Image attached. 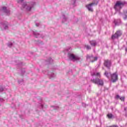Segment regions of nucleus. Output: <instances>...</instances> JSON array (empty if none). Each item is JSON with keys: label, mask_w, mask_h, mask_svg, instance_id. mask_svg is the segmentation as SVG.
<instances>
[{"label": "nucleus", "mask_w": 127, "mask_h": 127, "mask_svg": "<svg viewBox=\"0 0 127 127\" xmlns=\"http://www.w3.org/2000/svg\"><path fill=\"white\" fill-rule=\"evenodd\" d=\"M34 5H35V2H27L22 4V8L26 10V11H31V10L34 8Z\"/></svg>", "instance_id": "f257e3e1"}, {"label": "nucleus", "mask_w": 127, "mask_h": 127, "mask_svg": "<svg viewBox=\"0 0 127 127\" xmlns=\"http://www.w3.org/2000/svg\"><path fill=\"white\" fill-rule=\"evenodd\" d=\"M126 4L125 2H123L122 1H117L114 6V8L116 10L118 9H121L122 7Z\"/></svg>", "instance_id": "f03ea898"}, {"label": "nucleus", "mask_w": 127, "mask_h": 127, "mask_svg": "<svg viewBox=\"0 0 127 127\" xmlns=\"http://www.w3.org/2000/svg\"><path fill=\"white\" fill-rule=\"evenodd\" d=\"M68 57L70 60H71L72 61H73V62L77 61V60H79L80 59L79 57L75 56L73 54L69 53L68 54Z\"/></svg>", "instance_id": "7ed1b4c3"}, {"label": "nucleus", "mask_w": 127, "mask_h": 127, "mask_svg": "<svg viewBox=\"0 0 127 127\" xmlns=\"http://www.w3.org/2000/svg\"><path fill=\"white\" fill-rule=\"evenodd\" d=\"M123 34V32H122V31L118 30L115 33V34L112 35L111 38L113 40L116 39L118 38V37H120Z\"/></svg>", "instance_id": "20e7f679"}, {"label": "nucleus", "mask_w": 127, "mask_h": 127, "mask_svg": "<svg viewBox=\"0 0 127 127\" xmlns=\"http://www.w3.org/2000/svg\"><path fill=\"white\" fill-rule=\"evenodd\" d=\"M95 4H96V3L92 2L86 5V7L88 9V11H90L91 12H93V11H94L93 6H94Z\"/></svg>", "instance_id": "39448f33"}, {"label": "nucleus", "mask_w": 127, "mask_h": 127, "mask_svg": "<svg viewBox=\"0 0 127 127\" xmlns=\"http://www.w3.org/2000/svg\"><path fill=\"white\" fill-rule=\"evenodd\" d=\"M0 27L2 30H6V29H8V22L6 21L3 22L1 24Z\"/></svg>", "instance_id": "423d86ee"}, {"label": "nucleus", "mask_w": 127, "mask_h": 127, "mask_svg": "<svg viewBox=\"0 0 127 127\" xmlns=\"http://www.w3.org/2000/svg\"><path fill=\"white\" fill-rule=\"evenodd\" d=\"M111 80L113 83H115L118 81V74L117 73H113L111 75Z\"/></svg>", "instance_id": "0eeeda50"}, {"label": "nucleus", "mask_w": 127, "mask_h": 127, "mask_svg": "<svg viewBox=\"0 0 127 127\" xmlns=\"http://www.w3.org/2000/svg\"><path fill=\"white\" fill-rule=\"evenodd\" d=\"M96 84H97L98 86H104V80L102 79L96 78Z\"/></svg>", "instance_id": "6e6552de"}, {"label": "nucleus", "mask_w": 127, "mask_h": 127, "mask_svg": "<svg viewBox=\"0 0 127 127\" xmlns=\"http://www.w3.org/2000/svg\"><path fill=\"white\" fill-rule=\"evenodd\" d=\"M86 58L87 59H90L91 60V62H95V60H96V57H94V56H93V55H91V56L90 55H87L86 56Z\"/></svg>", "instance_id": "1a4fd4ad"}, {"label": "nucleus", "mask_w": 127, "mask_h": 127, "mask_svg": "<svg viewBox=\"0 0 127 127\" xmlns=\"http://www.w3.org/2000/svg\"><path fill=\"white\" fill-rule=\"evenodd\" d=\"M112 63H111V61L109 60H106L104 61V65L106 67H111Z\"/></svg>", "instance_id": "9d476101"}, {"label": "nucleus", "mask_w": 127, "mask_h": 127, "mask_svg": "<svg viewBox=\"0 0 127 127\" xmlns=\"http://www.w3.org/2000/svg\"><path fill=\"white\" fill-rule=\"evenodd\" d=\"M2 11L4 12V13H6L7 15H9L10 11L6 8V6L2 7Z\"/></svg>", "instance_id": "9b49d317"}, {"label": "nucleus", "mask_w": 127, "mask_h": 127, "mask_svg": "<svg viewBox=\"0 0 127 127\" xmlns=\"http://www.w3.org/2000/svg\"><path fill=\"white\" fill-rule=\"evenodd\" d=\"M33 34L34 35L35 37H40V34L36 31H33Z\"/></svg>", "instance_id": "f8f14e48"}, {"label": "nucleus", "mask_w": 127, "mask_h": 127, "mask_svg": "<svg viewBox=\"0 0 127 127\" xmlns=\"http://www.w3.org/2000/svg\"><path fill=\"white\" fill-rule=\"evenodd\" d=\"M77 0H70V4L72 5V6H75L76 5V1Z\"/></svg>", "instance_id": "ddd939ff"}, {"label": "nucleus", "mask_w": 127, "mask_h": 127, "mask_svg": "<svg viewBox=\"0 0 127 127\" xmlns=\"http://www.w3.org/2000/svg\"><path fill=\"white\" fill-rule=\"evenodd\" d=\"M48 75L50 78H54L55 77L56 75L53 72H49Z\"/></svg>", "instance_id": "4468645a"}, {"label": "nucleus", "mask_w": 127, "mask_h": 127, "mask_svg": "<svg viewBox=\"0 0 127 127\" xmlns=\"http://www.w3.org/2000/svg\"><path fill=\"white\" fill-rule=\"evenodd\" d=\"M90 43L91 46H93V47L96 46V41H91L90 42Z\"/></svg>", "instance_id": "2eb2a0df"}, {"label": "nucleus", "mask_w": 127, "mask_h": 127, "mask_svg": "<svg viewBox=\"0 0 127 127\" xmlns=\"http://www.w3.org/2000/svg\"><path fill=\"white\" fill-rule=\"evenodd\" d=\"M124 20L127 19V10L124 11V16L123 17Z\"/></svg>", "instance_id": "dca6fc26"}, {"label": "nucleus", "mask_w": 127, "mask_h": 127, "mask_svg": "<svg viewBox=\"0 0 127 127\" xmlns=\"http://www.w3.org/2000/svg\"><path fill=\"white\" fill-rule=\"evenodd\" d=\"M104 75L107 77V78H110V76H111V73H108V71H105Z\"/></svg>", "instance_id": "f3484780"}, {"label": "nucleus", "mask_w": 127, "mask_h": 127, "mask_svg": "<svg viewBox=\"0 0 127 127\" xmlns=\"http://www.w3.org/2000/svg\"><path fill=\"white\" fill-rule=\"evenodd\" d=\"M85 48L87 50H91V46H90V45H86L85 46Z\"/></svg>", "instance_id": "a211bd4d"}, {"label": "nucleus", "mask_w": 127, "mask_h": 127, "mask_svg": "<svg viewBox=\"0 0 127 127\" xmlns=\"http://www.w3.org/2000/svg\"><path fill=\"white\" fill-rule=\"evenodd\" d=\"M96 77L97 79H99V78H101V73L97 72L96 73Z\"/></svg>", "instance_id": "6ab92c4d"}, {"label": "nucleus", "mask_w": 127, "mask_h": 127, "mask_svg": "<svg viewBox=\"0 0 127 127\" xmlns=\"http://www.w3.org/2000/svg\"><path fill=\"white\" fill-rule=\"evenodd\" d=\"M48 64H50L51 63H52V62H53V60L52 59H51V58H50L48 60Z\"/></svg>", "instance_id": "aec40b11"}, {"label": "nucleus", "mask_w": 127, "mask_h": 127, "mask_svg": "<svg viewBox=\"0 0 127 127\" xmlns=\"http://www.w3.org/2000/svg\"><path fill=\"white\" fill-rule=\"evenodd\" d=\"M63 22H65L67 20V18L65 16V15H63Z\"/></svg>", "instance_id": "412c9836"}, {"label": "nucleus", "mask_w": 127, "mask_h": 127, "mask_svg": "<svg viewBox=\"0 0 127 127\" xmlns=\"http://www.w3.org/2000/svg\"><path fill=\"white\" fill-rule=\"evenodd\" d=\"M107 117L108 118V119H112V118H113V114H109L107 115Z\"/></svg>", "instance_id": "4be33fe9"}, {"label": "nucleus", "mask_w": 127, "mask_h": 127, "mask_svg": "<svg viewBox=\"0 0 127 127\" xmlns=\"http://www.w3.org/2000/svg\"><path fill=\"white\" fill-rule=\"evenodd\" d=\"M91 76H92V78L95 77H96V72H91Z\"/></svg>", "instance_id": "5701e85b"}, {"label": "nucleus", "mask_w": 127, "mask_h": 127, "mask_svg": "<svg viewBox=\"0 0 127 127\" xmlns=\"http://www.w3.org/2000/svg\"><path fill=\"white\" fill-rule=\"evenodd\" d=\"M125 97H121L120 98V99L121 100V101H122V102H125Z\"/></svg>", "instance_id": "b1692460"}, {"label": "nucleus", "mask_w": 127, "mask_h": 127, "mask_svg": "<svg viewBox=\"0 0 127 127\" xmlns=\"http://www.w3.org/2000/svg\"><path fill=\"white\" fill-rule=\"evenodd\" d=\"M23 0H17L18 3H22L23 2Z\"/></svg>", "instance_id": "393cba45"}, {"label": "nucleus", "mask_w": 127, "mask_h": 127, "mask_svg": "<svg viewBox=\"0 0 127 127\" xmlns=\"http://www.w3.org/2000/svg\"><path fill=\"white\" fill-rule=\"evenodd\" d=\"M12 45H13L12 43H8L7 44V46L8 47H11V46H12Z\"/></svg>", "instance_id": "a878e982"}, {"label": "nucleus", "mask_w": 127, "mask_h": 127, "mask_svg": "<svg viewBox=\"0 0 127 127\" xmlns=\"http://www.w3.org/2000/svg\"><path fill=\"white\" fill-rule=\"evenodd\" d=\"M91 81L93 82V83H94V84H96V79L95 78H92L91 79Z\"/></svg>", "instance_id": "bb28decb"}, {"label": "nucleus", "mask_w": 127, "mask_h": 127, "mask_svg": "<svg viewBox=\"0 0 127 127\" xmlns=\"http://www.w3.org/2000/svg\"><path fill=\"white\" fill-rule=\"evenodd\" d=\"M19 84H21V83H22L23 82V79H21V80H19L18 81Z\"/></svg>", "instance_id": "cd10ccee"}, {"label": "nucleus", "mask_w": 127, "mask_h": 127, "mask_svg": "<svg viewBox=\"0 0 127 127\" xmlns=\"http://www.w3.org/2000/svg\"><path fill=\"white\" fill-rule=\"evenodd\" d=\"M3 91V88L2 87H0V93H1Z\"/></svg>", "instance_id": "c85d7f7f"}, {"label": "nucleus", "mask_w": 127, "mask_h": 127, "mask_svg": "<svg viewBox=\"0 0 127 127\" xmlns=\"http://www.w3.org/2000/svg\"><path fill=\"white\" fill-rule=\"evenodd\" d=\"M59 107H58V106H54V109H55V110H58V108H59Z\"/></svg>", "instance_id": "c756f323"}, {"label": "nucleus", "mask_w": 127, "mask_h": 127, "mask_svg": "<svg viewBox=\"0 0 127 127\" xmlns=\"http://www.w3.org/2000/svg\"><path fill=\"white\" fill-rule=\"evenodd\" d=\"M21 73H22V75H23V73H25V70L24 69L22 70Z\"/></svg>", "instance_id": "7c9ffc66"}, {"label": "nucleus", "mask_w": 127, "mask_h": 127, "mask_svg": "<svg viewBox=\"0 0 127 127\" xmlns=\"http://www.w3.org/2000/svg\"><path fill=\"white\" fill-rule=\"evenodd\" d=\"M44 106V105H43V104H40V107H41V109H43Z\"/></svg>", "instance_id": "2f4dec72"}, {"label": "nucleus", "mask_w": 127, "mask_h": 127, "mask_svg": "<svg viewBox=\"0 0 127 127\" xmlns=\"http://www.w3.org/2000/svg\"><path fill=\"white\" fill-rule=\"evenodd\" d=\"M116 99H120V95H116Z\"/></svg>", "instance_id": "473e14b6"}, {"label": "nucleus", "mask_w": 127, "mask_h": 127, "mask_svg": "<svg viewBox=\"0 0 127 127\" xmlns=\"http://www.w3.org/2000/svg\"><path fill=\"white\" fill-rule=\"evenodd\" d=\"M40 25V24L39 23H36V26H39Z\"/></svg>", "instance_id": "72a5a7b5"}, {"label": "nucleus", "mask_w": 127, "mask_h": 127, "mask_svg": "<svg viewBox=\"0 0 127 127\" xmlns=\"http://www.w3.org/2000/svg\"><path fill=\"white\" fill-rule=\"evenodd\" d=\"M4 100L3 98H0V102H3Z\"/></svg>", "instance_id": "f704fd0d"}, {"label": "nucleus", "mask_w": 127, "mask_h": 127, "mask_svg": "<svg viewBox=\"0 0 127 127\" xmlns=\"http://www.w3.org/2000/svg\"><path fill=\"white\" fill-rule=\"evenodd\" d=\"M126 51H127V48L125 49Z\"/></svg>", "instance_id": "c9c22d12"}, {"label": "nucleus", "mask_w": 127, "mask_h": 127, "mask_svg": "<svg viewBox=\"0 0 127 127\" xmlns=\"http://www.w3.org/2000/svg\"><path fill=\"white\" fill-rule=\"evenodd\" d=\"M94 52H95V50H93Z\"/></svg>", "instance_id": "e433bc0d"}]
</instances>
